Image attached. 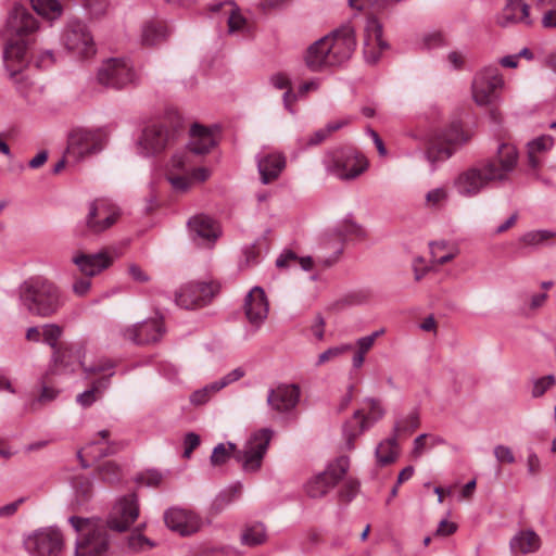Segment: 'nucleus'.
Returning <instances> with one entry per match:
<instances>
[{
	"label": "nucleus",
	"mask_w": 556,
	"mask_h": 556,
	"mask_svg": "<svg viewBox=\"0 0 556 556\" xmlns=\"http://www.w3.org/2000/svg\"><path fill=\"white\" fill-rule=\"evenodd\" d=\"M83 7L91 17L103 16L109 9V0H83Z\"/></svg>",
	"instance_id": "obj_45"
},
{
	"label": "nucleus",
	"mask_w": 556,
	"mask_h": 556,
	"mask_svg": "<svg viewBox=\"0 0 556 556\" xmlns=\"http://www.w3.org/2000/svg\"><path fill=\"white\" fill-rule=\"evenodd\" d=\"M469 138V135L463 131L459 123H452L447 128L431 137L425 156L434 168L438 163L448 160Z\"/></svg>",
	"instance_id": "obj_7"
},
{
	"label": "nucleus",
	"mask_w": 556,
	"mask_h": 556,
	"mask_svg": "<svg viewBox=\"0 0 556 556\" xmlns=\"http://www.w3.org/2000/svg\"><path fill=\"white\" fill-rule=\"evenodd\" d=\"M425 46L427 48H437V47H443L446 45L445 38L442 33L434 31L431 34H428L424 38Z\"/></svg>",
	"instance_id": "obj_59"
},
{
	"label": "nucleus",
	"mask_w": 556,
	"mask_h": 556,
	"mask_svg": "<svg viewBox=\"0 0 556 556\" xmlns=\"http://www.w3.org/2000/svg\"><path fill=\"white\" fill-rule=\"evenodd\" d=\"M541 538L531 529L517 532L509 542L511 553L530 554L540 549Z\"/></svg>",
	"instance_id": "obj_31"
},
{
	"label": "nucleus",
	"mask_w": 556,
	"mask_h": 556,
	"mask_svg": "<svg viewBox=\"0 0 556 556\" xmlns=\"http://www.w3.org/2000/svg\"><path fill=\"white\" fill-rule=\"evenodd\" d=\"M33 9L41 16L56 20L62 14V5L58 0H30Z\"/></svg>",
	"instance_id": "obj_38"
},
{
	"label": "nucleus",
	"mask_w": 556,
	"mask_h": 556,
	"mask_svg": "<svg viewBox=\"0 0 556 556\" xmlns=\"http://www.w3.org/2000/svg\"><path fill=\"white\" fill-rule=\"evenodd\" d=\"M128 546L134 551H146L153 547L154 543L141 534H132L128 539Z\"/></svg>",
	"instance_id": "obj_53"
},
{
	"label": "nucleus",
	"mask_w": 556,
	"mask_h": 556,
	"mask_svg": "<svg viewBox=\"0 0 556 556\" xmlns=\"http://www.w3.org/2000/svg\"><path fill=\"white\" fill-rule=\"evenodd\" d=\"M218 292V286L211 282H189L176 294V304L186 309L206 305Z\"/></svg>",
	"instance_id": "obj_18"
},
{
	"label": "nucleus",
	"mask_w": 556,
	"mask_h": 556,
	"mask_svg": "<svg viewBox=\"0 0 556 556\" xmlns=\"http://www.w3.org/2000/svg\"><path fill=\"white\" fill-rule=\"evenodd\" d=\"M216 144L213 134L205 127L193 124L190 128V152L202 155L211 151Z\"/></svg>",
	"instance_id": "obj_30"
},
{
	"label": "nucleus",
	"mask_w": 556,
	"mask_h": 556,
	"mask_svg": "<svg viewBox=\"0 0 556 556\" xmlns=\"http://www.w3.org/2000/svg\"><path fill=\"white\" fill-rule=\"evenodd\" d=\"M356 47L355 31L351 25L334 29L312 43L304 54V62L312 72L339 66L350 60Z\"/></svg>",
	"instance_id": "obj_2"
},
{
	"label": "nucleus",
	"mask_w": 556,
	"mask_h": 556,
	"mask_svg": "<svg viewBox=\"0 0 556 556\" xmlns=\"http://www.w3.org/2000/svg\"><path fill=\"white\" fill-rule=\"evenodd\" d=\"M291 264H299L302 269L309 270L314 261L311 256L299 257L293 251H285L276 261L279 268L289 267Z\"/></svg>",
	"instance_id": "obj_39"
},
{
	"label": "nucleus",
	"mask_w": 556,
	"mask_h": 556,
	"mask_svg": "<svg viewBox=\"0 0 556 556\" xmlns=\"http://www.w3.org/2000/svg\"><path fill=\"white\" fill-rule=\"evenodd\" d=\"M261 181L268 185L276 180L286 167V156L280 152L260 153L256 156Z\"/></svg>",
	"instance_id": "obj_27"
},
{
	"label": "nucleus",
	"mask_w": 556,
	"mask_h": 556,
	"mask_svg": "<svg viewBox=\"0 0 556 556\" xmlns=\"http://www.w3.org/2000/svg\"><path fill=\"white\" fill-rule=\"evenodd\" d=\"M58 393L59 392L56 390L47 387L42 382L40 394L28 403L27 409L33 413L37 412L38 409H40L41 405L53 401L58 396Z\"/></svg>",
	"instance_id": "obj_41"
},
{
	"label": "nucleus",
	"mask_w": 556,
	"mask_h": 556,
	"mask_svg": "<svg viewBox=\"0 0 556 556\" xmlns=\"http://www.w3.org/2000/svg\"><path fill=\"white\" fill-rule=\"evenodd\" d=\"M457 530V525L455 522H450L446 519L440 521L438 529L435 531V535L439 536H448L452 535Z\"/></svg>",
	"instance_id": "obj_63"
},
{
	"label": "nucleus",
	"mask_w": 556,
	"mask_h": 556,
	"mask_svg": "<svg viewBox=\"0 0 556 556\" xmlns=\"http://www.w3.org/2000/svg\"><path fill=\"white\" fill-rule=\"evenodd\" d=\"M244 312L251 325L258 328L268 314V302L265 292L260 287H254L247 295Z\"/></svg>",
	"instance_id": "obj_25"
},
{
	"label": "nucleus",
	"mask_w": 556,
	"mask_h": 556,
	"mask_svg": "<svg viewBox=\"0 0 556 556\" xmlns=\"http://www.w3.org/2000/svg\"><path fill=\"white\" fill-rule=\"evenodd\" d=\"M24 546L35 556H58L63 548V536L58 529L42 528L29 534Z\"/></svg>",
	"instance_id": "obj_15"
},
{
	"label": "nucleus",
	"mask_w": 556,
	"mask_h": 556,
	"mask_svg": "<svg viewBox=\"0 0 556 556\" xmlns=\"http://www.w3.org/2000/svg\"><path fill=\"white\" fill-rule=\"evenodd\" d=\"M167 37V26L160 21L148 22L142 27L141 41L144 46H155Z\"/></svg>",
	"instance_id": "obj_33"
},
{
	"label": "nucleus",
	"mask_w": 556,
	"mask_h": 556,
	"mask_svg": "<svg viewBox=\"0 0 556 556\" xmlns=\"http://www.w3.org/2000/svg\"><path fill=\"white\" fill-rule=\"evenodd\" d=\"M359 490V482L354 478L345 479L341 490L339 491V497L341 501L351 502Z\"/></svg>",
	"instance_id": "obj_46"
},
{
	"label": "nucleus",
	"mask_w": 556,
	"mask_h": 556,
	"mask_svg": "<svg viewBox=\"0 0 556 556\" xmlns=\"http://www.w3.org/2000/svg\"><path fill=\"white\" fill-rule=\"evenodd\" d=\"M72 262L78 267L79 271L86 277H93L108 268L112 258L106 252L94 254L78 253L73 256Z\"/></svg>",
	"instance_id": "obj_28"
},
{
	"label": "nucleus",
	"mask_w": 556,
	"mask_h": 556,
	"mask_svg": "<svg viewBox=\"0 0 556 556\" xmlns=\"http://www.w3.org/2000/svg\"><path fill=\"white\" fill-rule=\"evenodd\" d=\"M163 480V475L154 469L147 470L136 478L138 483H142L147 486H159Z\"/></svg>",
	"instance_id": "obj_50"
},
{
	"label": "nucleus",
	"mask_w": 556,
	"mask_h": 556,
	"mask_svg": "<svg viewBox=\"0 0 556 556\" xmlns=\"http://www.w3.org/2000/svg\"><path fill=\"white\" fill-rule=\"evenodd\" d=\"M39 22L25 7L16 4L10 11L5 23L3 63L11 78H15L28 66V36L37 31Z\"/></svg>",
	"instance_id": "obj_1"
},
{
	"label": "nucleus",
	"mask_w": 556,
	"mask_h": 556,
	"mask_svg": "<svg viewBox=\"0 0 556 556\" xmlns=\"http://www.w3.org/2000/svg\"><path fill=\"white\" fill-rule=\"evenodd\" d=\"M62 334V328L55 324H48L43 327L42 337L43 341L49 344L53 350L60 346L58 341Z\"/></svg>",
	"instance_id": "obj_47"
},
{
	"label": "nucleus",
	"mask_w": 556,
	"mask_h": 556,
	"mask_svg": "<svg viewBox=\"0 0 556 556\" xmlns=\"http://www.w3.org/2000/svg\"><path fill=\"white\" fill-rule=\"evenodd\" d=\"M493 454L500 464H514L516 462L513 450L507 445H495Z\"/></svg>",
	"instance_id": "obj_51"
},
{
	"label": "nucleus",
	"mask_w": 556,
	"mask_h": 556,
	"mask_svg": "<svg viewBox=\"0 0 556 556\" xmlns=\"http://www.w3.org/2000/svg\"><path fill=\"white\" fill-rule=\"evenodd\" d=\"M529 9V5L523 0H506V5L496 16V24L501 27H508L516 23L531 25Z\"/></svg>",
	"instance_id": "obj_29"
},
{
	"label": "nucleus",
	"mask_w": 556,
	"mask_h": 556,
	"mask_svg": "<svg viewBox=\"0 0 556 556\" xmlns=\"http://www.w3.org/2000/svg\"><path fill=\"white\" fill-rule=\"evenodd\" d=\"M556 232L551 230H532L523 233L519 241L528 247H536L543 244L545 241L554 238Z\"/></svg>",
	"instance_id": "obj_40"
},
{
	"label": "nucleus",
	"mask_w": 556,
	"mask_h": 556,
	"mask_svg": "<svg viewBox=\"0 0 556 556\" xmlns=\"http://www.w3.org/2000/svg\"><path fill=\"white\" fill-rule=\"evenodd\" d=\"M504 86L503 77L496 66H488L475 76L472 96L477 104L488 105L498 97V90Z\"/></svg>",
	"instance_id": "obj_13"
},
{
	"label": "nucleus",
	"mask_w": 556,
	"mask_h": 556,
	"mask_svg": "<svg viewBox=\"0 0 556 556\" xmlns=\"http://www.w3.org/2000/svg\"><path fill=\"white\" fill-rule=\"evenodd\" d=\"M420 426L419 413L414 409L407 416L395 420L393 426V435L397 438L401 434H410Z\"/></svg>",
	"instance_id": "obj_37"
},
{
	"label": "nucleus",
	"mask_w": 556,
	"mask_h": 556,
	"mask_svg": "<svg viewBox=\"0 0 556 556\" xmlns=\"http://www.w3.org/2000/svg\"><path fill=\"white\" fill-rule=\"evenodd\" d=\"M77 359V355L73 349L66 344H60L53 350V366L59 370H73V365Z\"/></svg>",
	"instance_id": "obj_35"
},
{
	"label": "nucleus",
	"mask_w": 556,
	"mask_h": 556,
	"mask_svg": "<svg viewBox=\"0 0 556 556\" xmlns=\"http://www.w3.org/2000/svg\"><path fill=\"white\" fill-rule=\"evenodd\" d=\"M367 402L369 404V415L366 417L362 410H356L352 418L343 426V435L348 450H353L354 440L384 415V409L377 400L369 399Z\"/></svg>",
	"instance_id": "obj_16"
},
{
	"label": "nucleus",
	"mask_w": 556,
	"mask_h": 556,
	"mask_svg": "<svg viewBox=\"0 0 556 556\" xmlns=\"http://www.w3.org/2000/svg\"><path fill=\"white\" fill-rule=\"evenodd\" d=\"M325 325H326V321H325L324 317L320 314L316 315L315 320H314V323L311 326V330H312L313 334L318 340H323L324 339Z\"/></svg>",
	"instance_id": "obj_64"
},
{
	"label": "nucleus",
	"mask_w": 556,
	"mask_h": 556,
	"mask_svg": "<svg viewBox=\"0 0 556 556\" xmlns=\"http://www.w3.org/2000/svg\"><path fill=\"white\" fill-rule=\"evenodd\" d=\"M99 475L104 482L116 483L121 479V467L114 462H105L99 467Z\"/></svg>",
	"instance_id": "obj_42"
},
{
	"label": "nucleus",
	"mask_w": 556,
	"mask_h": 556,
	"mask_svg": "<svg viewBox=\"0 0 556 556\" xmlns=\"http://www.w3.org/2000/svg\"><path fill=\"white\" fill-rule=\"evenodd\" d=\"M89 278L90 277L78 278L74 281L72 290L76 295L84 296L89 292L91 288V281Z\"/></svg>",
	"instance_id": "obj_60"
},
{
	"label": "nucleus",
	"mask_w": 556,
	"mask_h": 556,
	"mask_svg": "<svg viewBox=\"0 0 556 556\" xmlns=\"http://www.w3.org/2000/svg\"><path fill=\"white\" fill-rule=\"evenodd\" d=\"M189 162L188 152H176L173 154L168 165L167 173H185L187 163Z\"/></svg>",
	"instance_id": "obj_49"
},
{
	"label": "nucleus",
	"mask_w": 556,
	"mask_h": 556,
	"mask_svg": "<svg viewBox=\"0 0 556 556\" xmlns=\"http://www.w3.org/2000/svg\"><path fill=\"white\" fill-rule=\"evenodd\" d=\"M167 179L177 191H186L190 187V179L184 174L167 173Z\"/></svg>",
	"instance_id": "obj_54"
},
{
	"label": "nucleus",
	"mask_w": 556,
	"mask_h": 556,
	"mask_svg": "<svg viewBox=\"0 0 556 556\" xmlns=\"http://www.w3.org/2000/svg\"><path fill=\"white\" fill-rule=\"evenodd\" d=\"M103 147L104 135L100 130L77 128L68 135L66 156L78 162L87 155L100 152Z\"/></svg>",
	"instance_id": "obj_12"
},
{
	"label": "nucleus",
	"mask_w": 556,
	"mask_h": 556,
	"mask_svg": "<svg viewBox=\"0 0 556 556\" xmlns=\"http://www.w3.org/2000/svg\"><path fill=\"white\" fill-rule=\"evenodd\" d=\"M382 35L381 23L375 16L369 17L364 43V58L368 64H376L380 60L381 53L389 49V43L382 38Z\"/></svg>",
	"instance_id": "obj_21"
},
{
	"label": "nucleus",
	"mask_w": 556,
	"mask_h": 556,
	"mask_svg": "<svg viewBox=\"0 0 556 556\" xmlns=\"http://www.w3.org/2000/svg\"><path fill=\"white\" fill-rule=\"evenodd\" d=\"M556 380L553 375L541 377L533 382L531 395L534 399L541 397L544 393L555 384Z\"/></svg>",
	"instance_id": "obj_48"
},
{
	"label": "nucleus",
	"mask_w": 556,
	"mask_h": 556,
	"mask_svg": "<svg viewBox=\"0 0 556 556\" xmlns=\"http://www.w3.org/2000/svg\"><path fill=\"white\" fill-rule=\"evenodd\" d=\"M488 186L479 164L462 172L454 181V187L463 197H475Z\"/></svg>",
	"instance_id": "obj_23"
},
{
	"label": "nucleus",
	"mask_w": 556,
	"mask_h": 556,
	"mask_svg": "<svg viewBox=\"0 0 556 556\" xmlns=\"http://www.w3.org/2000/svg\"><path fill=\"white\" fill-rule=\"evenodd\" d=\"M399 455L397 442L395 435L380 442L376 448L377 462L381 466H387L395 462Z\"/></svg>",
	"instance_id": "obj_34"
},
{
	"label": "nucleus",
	"mask_w": 556,
	"mask_h": 556,
	"mask_svg": "<svg viewBox=\"0 0 556 556\" xmlns=\"http://www.w3.org/2000/svg\"><path fill=\"white\" fill-rule=\"evenodd\" d=\"M349 468L350 458L348 456L336 458L323 472H319L306 483V494L312 498L325 496L345 477Z\"/></svg>",
	"instance_id": "obj_11"
},
{
	"label": "nucleus",
	"mask_w": 556,
	"mask_h": 556,
	"mask_svg": "<svg viewBox=\"0 0 556 556\" xmlns=\"http://www.w3.org/2000/svg\"><path fill=\"white\" fill-rule=\"evenodd\" d=\"M63 45L79 58H89L96 53V45L87 26L79 20H71L62 36Z\"/></svg>",
	"instance_id": "obj_14"
},
{
	"label": "nucleus",
	"mask_w": 556,
	"mask_h": 556,
	"mask_svg": "<svg viewBox=\"0 0 556 556\" xmlns=\"http://www.w3.org/2000/svg\"><path fill=\"white\" fill-rule=\"evenodd\" d=\"M211 394L207 390L206 387H203L199 390H195L194 392L191 393L190 395V402L193 404V405H203L205 404L206 402H208V400L211 399Z\"/></svg>",
	"instance_id": "obj_61"
},
{
	"label": "nucleus",
	"mask_w": 556,
	"mask_h": 556,
	"mask_svg": "<svg viewBox=\"0 0 556 556\" xmlns=\"http://www.w3.org/2000/svg\"><path fill=\"white\" fill-rule=\"evenodd\" d=\"M447 198V193L443 188H435L427 192L426 202L430 206H435L440 202L444 201Z\"/></svg>",
	"instance_id": "obj_58"
},
{
	"label": "nucleus",
	"mask_w": 556,
	"mask_h": 556,
	"mask_svg": "<svg viewBox=\"0 0 556 556\" xmlns=\"http://www.w3.org/2000/svg\"><path fill=\"white\" fill-rule=\"evenodd\" d=\"M113 376L111 372L108 377H102L92 383V387L83 393L78 394L76 401L83 407L91 406L99 397L101 390L109 386L110 377Z\"/></svg>",
	"instance_id": "obj_36"
},
{
	"label": "nucleus",
	"mask_w": 556,
	"mask_h": 556,
	"mask_svg": "<svg viewBox=\"0 0 556 556\" xmlns=\"http://www.w3.org/2000/svg\"><path fill=\"white\" fill-rule=\"evenodd\" d=\"M273 431L264 428L255 432L244 450H237L235 443L228 442L227 446L224 443L217 444L211 455V464L213 466H220L233 456V458L242 464L244 471H257L263 458L267 452L269 442L271 440Z\"/></svg>",
	"instance_id": "obj_4"
},
{
	"label": "nucleus",
	"mask_w": 556,
	"mask_h": 556,
	"mask_svg": "<svg viewBox=\"0 0 556 556\" xmlns=\"http://www.w3.org/2000/svg\"><path fill=\"white\" fill-rule=\"evenodd\" d=\"M228 30L230 34L239 31L244 28L247 20L237 11L232 10L228 17Z\"/></svg>",
	"instance_id": "obj_56"
},
{
	"label": "nucleus",
	"mask_w": 556,
	"mask_h": 556,
	"mask_svg": "<svg viewBox=\"0 0 556 556\" xmlns=\"http://www.w3.org/2000/svg\"><path fill=\"white\" fill-rule=\"evenodd\" d=\"M163 333V324L160 320L150 319L126 328L123 337L135 344H150L159 341Z\"/></svg>",
	"instance_id": "obj_22"
},
{
	"label": "nucleus",
	"mask_w": 556,
	"mask_h": 556,
	"mask_svg": "<svg viewBox=\"0 0 556 556\" xmlns=\"http://www.w3.org/2000/svg\"><path fill=\"white\" fill-rule=\"evenodd\" d=\"M368 168L363 153L353 148H344L332 153L328 170L342 180H353Z\"/></svg>",
	"instance_id": "obj_10"
},
{
	"label": "nucleus",
	"mask_w": 556,
	"mask_h": 556,
	"mask_svg": "<svg viewBox=\"0 0 556 556\" xmlns=\"http://www.w3.org/2000/svg\"><path fill=\"white\" fill-rule=\"evenodd\" d=\"M383 332V330H378L372 332L369 336H365L359 338L356 341L357 352L366 354L374 345L377 338Z\"/></svg>",
	"instance_id": "obj_55"
},
{
	"label": "nucleus",
	"mask_w": 556,
	"mask_h": 556,
	"mask_svg": "<svg viewBox=\"0 0 556 556\" xmlns=\"http://www.w3.org/2000/svg\"><path fill=\"white\" fill-rule=\"evenodd\" d=\"M76 496L80 503L87 502L92 495V481L87 477H79L74 482Z\"/></svg>",
	"instance_id": "obj_43"
},
{
	"label": "nucleus",
	"mask_w": 556,
	"mask_h": 556,
	"mask_svg": "<svg viewBox=\"0 0 556 556\" xmlns=\"http://www.w3.org/2000/svg\"><path fill=\"white\" fill-rule=\"evenodd\" d=\"M106 443L108 446L105 448H99L98 458L115 455L124 450L126 445L123 441H108Z\"/></svg>",
	"instance_id": "obj_57"
},
{
	"label": "nucleus",
	"mask_w": 556,
	"mask_h": 556,
	"mask_svg": "<svg viewBox=\"0 0 556 556\" xmlns=\"http://www.w3.org/2000/svg\"><path fill=\"white\" fill-rule=\"evenodd\" d=\"M184 131L182 118L177 112H168L142 130L139 146L146 155H157L172 148Z\"/></svg>",
	"instance_id": "obj_5"
},
{
	"label": "nucleus",
	"mask_w": 556,
	"mask_h": 556,
	"mask_svg": "<svg viewBox=\"0 0 556 556\" xmlns=\"http://www.w3.org/2000/svg\"><path fill=\"white\" fill-rule=\"evenodd\" d=\"M80 365L84 368L85 372L91 375L105 372L114 367L113 362H111L110 359H99L97 363L92 365H85L84 363H80Z\"/></svg>",
	"instance_id": "obj_52"
},
{
	"label": "nucleus",
	"mask_w": 556,
	"mask_h": 556,
	"mask_svg": "<svg viewBox=\"0 0 556 556\" xmlns=\"http://www.w3.org/2000/svg\"><path fill=\"white\" fill-rule=\"evenodd\" d=\"M119 217V211L105 200H94L89 204L86 226L93 233H100L113 226Z\"/></svg>",
	"instance_id": "obj_20"
},
{
	"label": "nucleus",
	"mask_w": 556,
	"mask_h": 556,
	"mask_svg": "<svg viewBox=\"0 0 556 556\" xmlns=\"http://www.w3.org/2000/svg\"><path fill=\"white\" fill-rule=\"evenodd\" d=\"M553 144L551 137H540L529 143V150L532 152H541L547 150Z\"/></svg>",
	"instance_id": "obj_62"
},
{
	"label": "nucleus",
	"mask_w": 556,
	"mask_h": 556,
	"mask_svg": "<svg viewBox=\"0 0 556 556\" xmlns=\"http://www.w3.org/2000/svg\"><path fill=\"white\" fill-rule=\"evenodd\" d=\"M139 516L138 498L135 493L123 496L113 507L106 527L113 531L124 532Z\"/></svg>",
	"instance_id": "obj_17"
},
{
	"label": "nucleus",
	"mask_w": 556,
	"mask_h": 556,
	"mask_svg": "<svg viewBox=\"0 0 556 556\" xmlns=\"http://www.w3.org/2000/svg\"><path fill=\"white\" fill-rule=\"evenodd\" d=\"M352 349H353L352 344H342V345L329 348L328 350H326L325 352H323L318 355L316 365L320 366L327 362L338 358L339 356L345 354L346 352L351 351Z\"/></svg>",
	"instance_id": "obj_44"
},
{
	"label": "nucleus",
	"mask_w": 556,
	"mask_h": 556,
	"mask_svg": "<svg viewBox=\"0 0 556 556\" xmlns=\"http://www.w3.org/2000/svg\"><path fill=\"white\" fill-rule=\"evenodd\" d=\"M97 80L103 87L119 90L129 85H137L139 78L127 60L112 58L101 64Z\"/></svg>",
	"instance_id": "obj_9"
},
{
	"label": "nucleus",
	"mask_w": 556,
	"mask_h": 556,
	"mask_svg": "<svg viewBox=\"0 0 556 556\" xmlns=\"http://www.w3.org/2000/svg\"><path fill=\"white\" fill-rule=\"evenodd\" d=\"M300 399V389L295 384H280L271 389L267 396L268 405L278 413L293 409Z\"/></svg>",
	"instance_id": "obj_26"
},
{
	"label": "nucleus",
	"mask_w": 556,
	"mask_h": 556,
	"mask_svg": "<svg viewBox=\"0 0 556 556\" xmlns=\"http://www.w3.org/2000/svg\"><path fill=\"white\" fill-rule=\"evenodd\" d=\"M20 300L26 311L38 317H50L64 305L60 288L43 277H31L20 287Z\"/></svg>",
	"instance_id": "obj_3"
},
{
	"label": "nucleus",
	"mask_w": 556,
	"mask_h": 556,
	"mask_svg": "<svg viewBox=\"0 0 556 556\" xmlns=\"http://www.w3.org/2000/svg\"><path fill=\"white\" fill-rule=\"evenodd\" d=\"M267 540L266 527L263 522L253 521L247 523L241 532V544L256 546L264 544Z\"/></svg>",
	"instance_id": "obj_32"
},
{
	"label": "nucleus",
	"mask_w": 556,
	"mask_h": 556,
	"mask_svg": "<svg viewBox=\"0 0 556 556\" xmlns=\"http://www.w3.org/2000/svg\"><path fill=\"white\" fill-rule=\"evenodd\" d=\"M163 519L169 530L181 536L192 535L202 527V520L194 511L178 506L166 509Z\"/></svg>",
	"instance_id": "obj_19"
},
{
	"label": "nucleus",
	"mask_w": 556,
	"mask_h": 556,
	"mask_svg": "<svg viewBox=\"0 0 556 556\" xmlns=\"http://www.w3.org/2000/svg\"><path fill=\"white\" fill-rule=\"evenodd\" d=\"M70 522L79 533L76 540V556H104L106 554L110 540L105 525L91 523L88 519L76 516L71 517Z\"/></svg>",
	"instance_id": "obj_6"
},
{
	"label": "nucleus",
	"mask_w": 556,
	"mask_h": 556,
	"mask_svg": "<svg viewBox=\"0 0 556 556\" xmlns=\"http://www.w3.org/2000/svg\"><path fill=\"white\" fill-rule=\"evenodd\" d=\"M518 162V152L515 146L510 143H501L496 153L478 164L482 169L484 179L488 184L491 181H505L509 174L515 169Z\"/></svg>",
	"instance_id": "obj_8"
},
{
	"label": "nucleus",
	"mask_w": 556,
	"mask_h": 556,
	"mask_svg": "<svg viewBox=\"0 0 556 556\" xmlns=\"http://www.w3.org/2000/svg\"><path fill=\"white\" fill-rule=\"evenodd\" d=\"M188 226L197 244L214 243L220 235L218 224L205 215H197L189 219Z\"/></svg>",
	"instance_id": "obj_24"
}]
</instances>
